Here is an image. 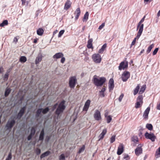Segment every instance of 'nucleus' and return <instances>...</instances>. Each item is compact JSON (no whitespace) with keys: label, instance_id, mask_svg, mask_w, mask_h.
I'll list each match as a JSON object with an SVG mask.
<instances>
[{"label":"nucleus","instance_id":"nucleus-52","mask_svg":"<svg viewBox=\"0 0 160 160\" xmlns=\"http://www.w3.org/2000/svg\"><path fill=\"white\" fill-rule=\"evenodd\" d=\"M158 48H156L154 50L153 52V55H154L156 54L157 53L158 51Z\"/></svg>","mask_w":160,"mask_h":160},{"label":"nucleus","instance_id":"nucleus-25","mask_svg":"<svg viewBox=\"0 0 160 160\" xmlns=\"http://www.w3.org/2000/svg\"><path fill=\"white\" fill-rule=\"evenodd\" d=\"M93 41V39L92 38L90 39L88 41L87 47L88 48H91L92 47V43Z\"/></svg>","mask_w":160,"mask_h":160},{"label":"nucleus","instance_id":"nucleus-44","mask_svg":"<svg viewBox=\"0 0 160 160\" xmlns=\"http://www.w3.org/2000/svg\"><path fill=\"white\" fill-rule=\"evenodd\" d=\"M64 32H65V31L64 30H61L59 32V34H58V38L61 37L62 36Z\"/></svg>","mask_w":160,"mask_h":160},{"label":"nucleus","instance_id":"nucleus-34","mask_svg":"<svg viewBox=\"0 0 160 160\" xmlns=\"http://www.w3.org/2000/svg\"><path fill=\"white\" fill-rule=\"evenodd\" d=\"M11 91V90L10 88H8L6 89L5 92V96L6 97H7L9 95Z\"/></svg>","mask_w":160,"mask_h":160},{"label":"nucleus","instance_id":"nucleus-15","mask_svg":"<svg viewBox=\"0 0 160 160\" xmlns=\"http://www.w3.org/2000/svg\"><path fill=\"white\" fill-rule=\"evenodd\" d=\"M91 101L89 100H88L86 102L83 108V111H87L89 107Z\"/></svg>","mask_w":160,"mask_h":160},{"label":"nucleus","instance_id":"nucleus-26","mask_svg":"<svg viewBox=\"0 0 160 160\" xmlns=\"http://www.w3.org/2000/svg\"><path fill=\"white\" fill-rule=\"evenodd\" d=\"M107 47L106 44L105 43L102 47L98 51V52L100 53H102Z\"/></svg>","mask_w":160,"mask_h":160},{"label":"nucleus","instance_id":"nucleus-36","mask_svg":"<svg viewBox=\"0 0 160 160\" xmlns=\"http://www.w3.org/2000/svg\"><path fill=\"white\" fill-rule=\"evenodd\" d=\"M27 61V58L25 56H21L20 58L21 62H24Z\"/></svg>","mask_w":160,"mask_h":160},{"label":"nucleus","instance_id":"nucleus-7","mask_svg":"<svg viewBox=\"0 0 160 160\" xmlns=\"http://www.w3.org/2000/svg\"><path fill=\"white\" fill-rule=\"evenodd\" d=\"M130 77V73L128 71H124L122 74L121 78L123 82H126Z\"/></svg>","mask_w":160,"mask_h":160},{"label":"nucleus","instance_id":"nucleus-27","mask_svg":"<svg viewBox=\"0 0 160 160\" xmlns=\"http://www.w3.org/2000/svg\"><path fill=\"white\" fill-rule=\"evenodd\" d=\"M37 34L40 36H41L43 33L44 31L42 29L39 28L37 31Z\"/></svg>","mask_w":160,"mask_h":160},{"label":"nucleus","instance_id":"nucleus-61","mask_svg":"<svg viewBox=\"0 0 160 160\" xmlns=\"http://www.w3.org/2000/svg\"><path fill=\"white\" fill-rule=\"evenodd\" d=\"M4 70L2 67H0V73H2L3 72Z\"/></svg>","mask_w":160,"mask_h":160},{"label":"nucleus","instance_id":"nucleus-46","mask_svg":"<svg viewBox=\"0 0 160 160\" xmlns=\"http://www.w3.org/2000/svg\"><path fill=\"white\" fill-rule=\"evenodd\" d=\"M59 160H65V157L64 154H61L59 157Z\"/></svg>","mask_w":160,"mask_h":160},{"label":"nucleus","instance_id":"nucleus-57","mask_svg":"<svg viewBox=\"0 0 160 160\" xmlns=\"http://www.w3.org/2000/svg\"><path fill=\"white\" fill-rule=\"evenodd\" d=\"M61 58H62L61 60V63H63L65 61V58L63 57H62Z\"/></svg>","mask_w":160,"mask_h":160},{"label":"nucleus","instance_id":"nucleus-11","mask_svg":"<svg viewBox=\"0 0 160 160\" xmlns=\"http://www.w3.org/2000/svg\"><path fill=\"white\" fill-rule=\"evenodd\" d=\"M26 106H25L21 108L18 113L17 118L20 119L22 118L24 114L26 109Z\"/></svg>","mask_w":160,"mask_h":160},{"label":"nucleus","instance_id":"nucleus-31","mask_svg":"<svg viewBox=\"0 0 160 160\" xmlns=\"http://www.w3.org/2000/svg\"><path fill=\"white\" fill-rule=\"evenodd\" d=\"M42 108L38 109L37 111L36 117V118H38L39 117L40 114H41Z\"/></svg>","mask_w":160,"mask_h":160},{"label":"nucleus","instance_id":"nucleus-14","mask_svg":"<svg viewBox=\"0 0 160 160\" xmlns=\"http://www.w3.org/2000/svg\"><path fill=\"white\" fill-rule=\"evenodd\" d=\"M124 147L122 144H120L118 149L117 154L118 155H121L123 152Z\"/></svg>","mask_w":160,"mask_h":160},{"label":"nucleus","instance_id":"nucleus-1","mask_svg":"<svg viewBox=\"0 0 160 160\" xmlns=\"http://www.w3.org/2000/svg\"><path fill=\"white\" fill-rule=\"evenodd\" d=\"M96 75H94L93 78V81L94 84L97 86H102L106 81V79L104 77H102L98 78H97Z\"/></svg>","mask_w":160,"mask_h":160},{"label":"nucleus","instance_id":"nucleus-37","mask_svg":"<svg viewBox=\"0 0 160 160\" xmlns=\"http://www.w3.org/2000/svg\"><path fill=\"white\" fill-rule=\"evenodd\" d=\"M9 72L8 71L7 72V73L6 74H5V75L3 77V79L4 80L7 81L8 80V78L9 75Z\"/></svg>","mask_w":160,"mask_h":160},{"label":"nucleus","instance_id":"nucleus-29","mask_svg":"<svg viewBox=\"0 0 160 160\" xmlns=\"http://www.w3.org/2000/svg\"><path fill=\"white\" fill-rule=\"evenodd\" d=\"M89 16V13L88 12H87L84 16V17L83 19V22L87 21Z\"/></svg>","mask_w":160,"mask_h":160},{"label":"nucleus","instance_id":"nucleus-48","mask_svg":"<svg viewBox=\"0 0 160 160\" xmlns=\"http://www.w3.org/2000/svg\"><path fill=\"white\" fill-rule=\"evenodd\" d=\"M132 141L135 143L138 142V138L137 137H133L132 138Z\"/></svg>","mask_w":160,"mask_h":160},{"label":"nucleus","instance_id":"nucleus-10","mask_svg":"<svg viewBox=\"0 0 160 160\" xmlns=\"http://www.w3.org/2000/svg\"><path fill=\"white\" fill-rule=\"evenodd\" d=\"M128 62L123 61L121 62L118 67V69L119 70H121L122 69L124 70L128 67Z\"/></svg>","mask_w":160,"mask_h":160},{"label":"nucleus","instance_id":"nucleus-3","mask_svg":"<svg viewBox=\"0 0 160 160\" xmlns=\"http://www.w3.org/2000/svg\"><path fill=\"white\" fill-rule=\"evenodd\" d=\"M77 82V79L76 76H72L70 77L69 80V84L70 88H74Z\"/></svg>","mask_w":160,"mask_h":160},{"label":"nucleus","instance_id":"nucleus-41","mask_svg":"<svg viewBox=\"0 0 160 160\" xmlns=\"http://www.w3.org/2000/svg\"><path fill=\"white\" fill-rule=\"evenodd\" d=\"M35 152L37 155H39L41 152V150L40 149L37 148L35 150Z\"/></svg>","mask_w":160,"mask_h":160},{"label":"nucleus","instance_id":"nucleus-60","mask_svg":"<svg viewBox=\"0 0 160 160\" xmlns=\"http://www.w3.org/2000/svg\"><path fill=\"white\" fill-rule=\"evenodd\" d=\"M157 109L160 110V103L158 104L157 107Z\"/></svg>","mask_w":160,"mask_h":160},{"label":"nucleus","instance_id":"nucleus-16","mask_svg":"<svg viewBox=\"0 0 160 160\" xmlns=\"http://www.w3.org/2000/svg\"><path fill=\"white\" fill-rule=\"evenodd\" d=\"M150 110V108L149 107H148L147 109L145 110L144 112L143 117L144 118L147 119L148 118V115L149 113Z\"/></svg>","mask_w":160,"mask_h":160},{"label":"nucleus","instance_id":"nucleus-53","mask_svg":"<svg viewBox=\"0 0 160 160\" xmlns=\"http://www.w3.org/2000/svg\"><path fill=\"white\" fill-rule=\"evenodd\" d=\"M104 26H105V23H102V24L101 25H100L99 26L98 29L99 30H100L101 29H102L104 27Z\"/></svg>","mask_w":160,"mask_h":160},{"label":"nucleus","instance_id":"nucleus-18","mask_svg":"<svg viewBox=\"0 0 160 160\" xmlns=\"http://www.w3.org/2000/svg\"><path fill=\"white\" fill-rule=\"evenodd\" d=\"M142 150L141 147H138L135 150V153L137 156H139L142 153Z\"/></svg>","mask_w":160,"mask_h":160},{"label":"nucleus","instance_id":"nucleus-12","mask_svg":"<svg viewBox=\"0 0 160 160\" xmlns=\"http://www.w3.org/2000/svg\"><path fill=\"white\" fill-rule=\"evenodd\" d=\"M94 118L96 120L99 121L101 119V117L100 112L98 110H96L94 115Z\"/></svg>","mask_w":160,"mask_h":160},{"label":"nucleus","instance_id":"nucleus-17","mask_svg":"<svg viewBox=\"0 0 160 160\" xmlns=\"http://www.w3.org/2000/svg\"><path fill=\"white\" fill-rule=\"evenodd\" d=\"M107 132V130L106 128H104V129H103V130L102 132L100 134V135H99V136L98 137V138H99V141L100 140L102 139L103 138L105 135L106 133Z\"/></svg>","mask_w":160,"mask_h":160},{"label":"nucleus","instance_id":"nucleus-19","mask_svg":"<svg viewBox=\"0 0 160 160\" xmlns=\"http://www.w3.org/2000/svg\"><path fill=\"white\" fill-rule=\"evenodd\" d=\"M42 59V55L41 53L38 54L35 60V64H38L41 61Z\"/></svg>","mask_w":160,"mask_h":160},{"label":"nucleus","instance_id":"nucleus-8","mask_svg":"<svg viewBox=\"0 0 160 160\" xmlns=\"http://www.w3.org/2000/svg\"><path fill=\"white\" fill-rule=\"evenodd\" d=\"M143 97L142 95L139 96L137 98V102L135 105L136 108H138L140 107L141 105L142 104L143 102Z\"/></svg>","mask_w":160,"mask_h":160},{"label":"nucleus","instance_id":"nucleus-47","mask_svg":"<svg viewBox=\"0 0 160 160\" xmlns=\"http://www.w3.org/2000/svg\"><path fill=\"white\" fill-rule=\"evenodd\" d=\"M155 156L157 158L160 157V152H159L158 150L156 152Z\"/></svg>","mask_w":160,"mask_h":160},{"label":"nucleus","instance_id":"nucleus-42","mask_svg":"<svg viewBox=\"0 0 160 160\" xmlns=\"http://www.w3.org/2000/svg\"><path fill=\"white\" fill-rule=\"evenodd\" d=\"M107 118V122L108 123H109L112 120V117L110 116H107V117L106 118Z\"/></svg>","mask_w":160,"mask_h":160},{"label":"nucleus","instance_id":"nucleus-54","mask_svg":"<svg viewBox=\"0 0 160 160\" xmlns=\"http://www.w3.org/2000/svg\"><path fill=\"white\" fill-rule=\"evenodd\" d=\"M50 138L51 136H47L45 139V141L46 142H48L49 141Z\"/></svg>","mask_w":160,"mask_h":160},{"label":"nucleus","instance_id":"nucleus-62","mask_svg":"<svg viewBox=\"0 0 160 160\" xmlns=\"http://www.w3.org/2000/svg\"><path fill=\"white\" fill-rule=\"evenodd\" d=\"M22 2V4L24 5H25L26 3V0H21Z\"/></svg>","mask_w":160,"mask_h":160},{"label":"nucleus","instance_id":"nucleus-56","mask_svg":"<svg viewBox=\"0 0 160 160\" xmlns=\"http://www.w3.org/2000/svg\"><path fill=\"white\" fill-rule=\"evenodd\" d=\"M33 136V135L30 134L27 137V139H28V141L32 139V138Z\"/></svg>","mask_w":160,"mask_h":160},{"label":"nucleus","instance_id":"nucleus-59","mask_svg":"<svg viewBox=\"0 0 160 160\" xmlns=\"http://www.w3.org/2000/svg\"><path fill=\"white\" fill-rule=\"evenodd\" d=\"M58 103H57L55 104V105H54V106L52 107L53 110H54L56 108H57V106H58Z\"/></svg>","mask_w":160,"mask_h":160},{"label":"nucleus","instance_id":"nucleus-40","mask_svg":"<svg viewBox=\"0 0 160 160\" xmlns=\"http://www.w3.org/2000/svg\"><path fill=\"white\" fill-rule=\"evenodd\" d=\"M12 158V154L11 152H9L7 158L5 160H11Z\"/></svg>","mask_w":160,"mask_h":160},{"label":"nucleus","instance_id":"nucleus-30","mask_svg":"<svg viewBox=\"0 0 160 160\" xmlns=\"http://www.w3.org/2000/svg\"><path fill=\"white\" fill-rule=\"evenodd\" d=\"M36 131V130L35 128L34 127H32L31 128L30 134L34 136L35 134Z\"/></svg>","mask_w":160,"mask_h":160},{"label":"nucleus","instance_id":"nucleus-24","mask_svg":"<svg viewBox=\"0 0 160 160\" xmlns=\"http://www.w3.org/2000/svg\"><path fill=\"white\" fill-rule=\"evenodd\" d=\"M50 154V152L49 151H47L43 153L40 156L41 159H42L48 156Z\"/></svg>","mask_w":160,"mask_h":160},{"label":"nucleus","instance_id":"nucleus-50","mask_svg":"<svg viewBox=\"0 0 160 160\" xmlns=\"http://www.w3.org/2000/svg\"><path fill=\"white\" fill-rule=\"evenodd\" d=\"M124 96V94H122L120 96H119L118 100L119 102H121L122 101V100Z\"/></svg>","mask_w":160,"mask_h":160},{"label":"nucleus","instance_id":"nucleus-28","mask_svg":"<svg viewBox=\"0 0 160 160\" xmlns=\"http://www.w3.org/2000/svg\"><path fill=\"white\" fill-rule=\"evenodd\" d=\"M146 88V85H143L141 88L139 92V94H142L144 92Z\"/></svg>","mask_w":160,"mask_h":160},{"label":"nucleus","instance_id":"nucleus-43","mask_svg":"<svg viewBox=\"0 0 160 160\" xmlns=\"http://www.w3.org/2000/svg\"><path fill=\"white\" fill-rule=\"evenodd\" d=\"M115 135H113L111 137L110 139L111 143H112L115 141Z\"/></svg>","mask_w":160,"mask_h":160},{"label":"nucleus","instance_id":"nucleus-63","mask_svg":"<svg viewBox=\"0 0 160 160\" xmlns=\"http://www.w3.org/2000/svg\"><path fill=\"white\" fill-rule=\"evenodd\" d=\"M18 39L16 37L14 38V39H13V42H15V43H16L17 42H18Z\"/></svg>","mask_w":160,"mask_h":160},{"label":"nucleus","instance_id":"nucleus-6","mask_svg":"<svg viewBox=\"0 0 160 160\" xmlns=\"http://www.w3.org/2000/svg\"><path fill=\"white\" fill-rule=\"evenodd\" d=\"M145 137L146 138L151 140L152 142H154L156 138V137L154 133H149L147 132L145 134Z\"/></svg>","mask_w":160,"mask_h":160},{"label":"nucleus","instance_id":"nucleus-55","mask_svg":"<svg viewBox=\"0 0 160 160\" xmlns=\"http://www.w3.org/2000/svg\"><path fill=\"white\" fill-rule=\"evenodd\" d=\"M145 16H144L143 18L141 19L140 21L139 22V24H142L141 23L143 22L145 19Z\"/></svg>","mask_w":160,"mask_h":160},{"label":"nucleus","instance_id":"nucleus-23","mask_svg":"<svg viewBox=\"0 0 160 160\" xmlns=\"http://www.w3.org/2000/svg\"><path fill=\"white\" fill-rule=\"evenodd\" d=\"M81 11L80 10V9L79 8H78L76 11L75 12V14L76 15L75 16V19L76 20H77L78 18V17L80 14Z\"/></svg>","mask_w":160,"mask_h":160},{"label":"nucleus","instance_id":"nucleus-2","mask_svg":"<svg viewBox=\"0 0 160 160\" xmlns=\"http://www.w3.org/2000/svg\"><path fill=\"white\" fill-rule=\"evenodd\" d=\"M65 101H62L59 104L58 107L57 108L55 111V114L59 116L60 114L62 112L63 110L65 108V106L64 105Z\"/></svg>","mask_w":160,"mask_h":160},{"label":"nucleus","instance_id":"nucleus-9","mask_svg":"<svg viewBox=\"0 0 160 160\" xmlns=\"http://www.w3.org/2000/svg\"><path fill=\"white\" fill-rule=\"evenodd\" d=\"M143 24H139V23H138L137 26V30H138L139 28L137 36V37L138 38H139L142 33L143 30Z\"/></svg>","mask_w":160,"mask_h":160},{"label":"nucleus","instance_id":"nucleus-38","mask_svg":"<svg viewBox=\"0 0 160 160\" xmlns=\"http://www.w3.org/2000/svg\"><path fill=\"white\" fill-rule=\"evenodd\" d=\"M154 47V45L153 44H152L150 45L148 48V49L147 51V53H149L151 51V49Z\"/></svg>","mask_w":160,"mask_h":160},{"label":"nucleus","instance_id":"nucleus-49","mask_svg":"<svg viewBox=\"0 0 160 160\" xmlns=\"http://www.w3.org/2000/svg\"><path fill=\"white\" fill-rule=\"evenodd\" d=\"M137 38L136 37V38H134V39L133 40L131 44V47L132 46L134 45L135 44V43L136 38Z\"/></svg>","mask_w":160,"mask_h":160},{"label":"nucleus","instance_id":"nucleus-35","mask_svg":"<svg viewBox=\"0 0 160 160\" xmlns=\"http://www.w3.org/2000/svg\"><path fill=\"white\" fill-rule=\"evenodd\" d=\"M146 128L149 130L151 131L152 129L153 126L151 124H147L146 125Z\"/></svg>","mask_w":160,"mask_h":160},{"label":"nucleus","instance_id":"nucleus-22","mask_svg":"<svg viewBox=\"0 0 160 160\" xmlns=\"http://www.w3.org/2000/svg\"><path fill=\"white\" fill-rule=\"evenodd\" d=\"M71 3L70 0H67L65 3L64 9L66 10H68L70 7Z\"/></svg>","mask_w":160,"mask_h":160},{"label":"nucleus","instance_id":"nucleus-5","mask_svg":"<svg viewBox=\"0 0 160 160\" xmlns=\"http://www.w3.org/2000/svg\"><path fill=\"white\" fill-rule=\"evenodd\" d=\"M15 123V121L14 119L10 120V118L9 119L8 121L6 127L7 128V129L9 130L11 129Z\"/></svg>","mask_w":160,"mask_h":160},{"label":"nucleus","instance_id":"nucleus-51","mask_svg":"<svg viewBox=\"0 0 160 160\" xmlns=\"http://www.w3.org/2000/svg\"><path fill=\"white\" fill-rule=\"evenodd\" d=\"M123 158L125 159L126 160H128L129 159V157L128 154H125L124 155Z\"/></svg>","mask_w":160,"mask_h":160},{"label":"nucleus","instance_id":"nucleus-45","mask_svg":"<svg viewBox=\"0 0 160 160\" xmlns=\"http://www.w3.org/2000/svg\"><path fill=\"white\" fill-rule=\"evenodd\" d=\"M85 149V146L84 145H83L82 147L79 149V150L78 151V153H80L82 152H83Z\"/></svg>","mask_w":160,"mask_h":160},{"label":"nucleus","instance_id":"nucleus-64","mask_svg":"<svg viewBox=\"0 0 160 160\" xmlns=\"http://www.w3.org/2000/svg\"><path fill=\"white\" fill-rule=\"evenodd\" d=\"M106 90V88H103L102 90L100 91L101 92H104Z\"/></svg>","mask_w":160,"mask_h":160},{"label":"nucleus","instance_id":"nucleus-33","mask_svg":"<svg viewBox=\"0 0 160 160\" xmlns=\"http://www.w3.org/2000/svg\"><path fill=\"white\" fill-rule=\"evenodd\" d=\"M140 88L139 85L138 84L137 87L134 90L133 94L134 95H136L138 92Z\"/></svg>","mask_w":160,"mask_h":160},{"label":"nucleus","instance_id":"nucleus-58","mask_svg":"<svg viewBox=\"0 0 160 160\" xmlns=\"http://www.w3.org/2000/svg\"><path fill=\"white\" fill-rule=\"evenodd\" d=\"M99 93L100 95L102 97H104V92H101V91H99Z\"/></svg>","mask_w":160,"mask_h":160},{"label":"nucleus","instance_id":"nucleus-13","mask_svg":"<svg viewBox=\"0 0 160 160\" xmlns=\"http://www.w3.org/2000/svg\"><path fill=\"white\" fill-rule=\"evenodd\" d=\"M114 87V80L112 78H111L108 82V88L109 89V91L110 92H111Z\"/></svg>","mask_w":160,"mask_h":160},{"label":"nucleus","instance_id":"nucleus-21","mask_svg":"<svg viewBox=\"0 0 160 160\" xmlns=\"http://www.w3.org/2000/svg\"><path fill=\"white\" fill-rule=\"evenodd\" d=\"M63 54L62 52H58L56 53L53 56V58L54 59H58L63 56Z\"/></svg>","mask_w":160,"mask_h":160},{"label":"nucleus","instance_id":"nucleus-32","mask_svg":"<svg viewBox=\"0 0 160 160\" xmlns=\"http://www.w3.org/2000/svg\"><path fill=\"white\" fill-rule=\"evenodd\" d=\"M8 24V21L7 20H4L0 24V26L3 27L5 25H7Z\"/></svg>","mask_w":160,"mask_h":160},{"label":"nucleus","instance_id":"nucleus-39","mask_svg":"<svg viewBox=\"0 0 160 160\" xmlns=\"http://www.w3.org/2000/svg\"><path fill=\"white\" fill-rule=\"evenodd\" d=\"M49 108L48 107H47L45 109H42V112L43 114H45L47 113L49 111Z\"/></svg>","mask_w":160,"mask_h":160},{"label":"nucleus","instance_id":"nucleus-4","mask_svg":"<svg viewBox=\"0 0 160 160\" xmlns=\"http://www.w3.org/2000/svg\"><path fill=\"white\" fill-rule=\"evenodd\" d=\"M92 58L94 62L97 63H100L102 60L101 56L98 53L93 54Z\"/></svg>","mask_w":160,"mask_h":160},{"label":"nucleus","instance_id":"nucleus-20","mask_svg":"<svg viewBox=\"0 0 160 160\" xmlns=\"http://www.w3.org/2000/svg\"><path fill=\"white\" fill-rule=\"evenodd\" d=\"M44 129H42L41 131L39 137V140L42 142L44 138Z\"/></svg>","mask_w":160,"mask_h":160}]
</instances>
